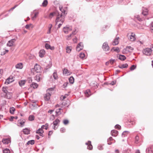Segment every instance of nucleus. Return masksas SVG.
<instances>
[{
  "label": "nucleus",
  "instance_id": "nucleus-5",
  "mask_svg": "<svg viewBox=\"0 0 153 153\" xmlns=\"http://www.w3.org/2000/svg\"><path fill=\"white\" fill-rule=\"evenodd\" d=\"M16 39H13L9 41L7 44V46L9 47H11L13 45V44L16 41Z\"/></svg>",
  "mask_w": 153,
  "mask_h": 153
},
{
  "label": "nucleus",
  "instance_id": "nucleus-56",
  "mask_svg": "<svg viewBox=\"0 0 153 153\" xmlns=\"http://www.w3.org/2000/svg\"><path fill=\"white\" fill-rule=\"evenodd\" d=\"M127 47L130 50V52H131V51H132L134 50L133 48L131 46H127Z\"/></svg>",
  "mask_w": 153,
  "mask_h": 153
},
{
  "label": "nucleus",
  "instance_id": "nucleus-43",
  "mask_svg": "<svg viewBox=\"0 0 153 153\" xmlns=\"http://www.w3.org/2000/svg\"><path fill=\"white\" fill-rule=\"evenodd\" d=\"M79 44H78L76 47V50L78 51H79L83 49L79 47Z\"/></svg>",
  "mask_w": 153,
  "mask_h": 153
},
{
  "label": "nucleus",
  "instance_id": "nucleus-14",
  "mask_svg": "<svg viewBox=\"0 0 153 153\" xmlns=\"http://www.w3.org/2000/svg\"><path fill=\"white\" fill-rule=\"evenodd\" d=\"M111 133L112 136L114 137H116L117 135L118 132L116 130H113L111 131Z\"/></svg>",
  "mask_w": 153,
  "mask_h": 153
},
{
  "label": "nucleus",
  "instance_id": "nucleus-23",
  "mask_svg": "<svg viewBox=\"0 0 153 153\" xmlns=\"http://www.w3.org/2000/svg\"><path fill=\"white\" fill-rule=\"evenodd\" d=\"M126 58V56L124 55H120L119 56V59L121 60L124 61Z\"/></svg>",
  "mask_w": 153,
  "mask_h": 153
},
{
  "label": "nucleus",
  "instance_id": "nucleus-25",
  "mask_svg": "<svg viewBox=\"0 0 153 153\" xmlns=\"http://www.w3.org/2000/svg\"><path fill=\"white\" fill-rule=\"evenodd\" d=\"M7 89L8 88L7 87H3L2 88V91L5 94L8 92Z\"/></svg>",
  "mask_w": 153,
  "mask_h": 153
},
{
  "label": "nucleus",
  "instance_id": "nucleus-22",
  "mask_svg": "<svg viewBox=\"0 0 153 153\" xmlns=\"http://www.w3.org/2000/svg\"><path fill=\"white\" fill-rule=\"evenodd\" d=\"M62 110L61 108H59L58 109H57L56 111L55 112L56 113V116H58L60 114H61V110Z\"/></svg>",
  "mask_w": 153,
  "mask_h": 153
},
{
  "label": "nucleus",
  "instance_id": "nucleus-52",
  "mask_svg": "<svg viewBox=\"0 0 153 153\" xmlns=\"http://www.w3.org/2000/svg\"><path fill=\"white\" fill-rule=\"evenodd\" d=\"M68 84V82H65L63 85L62 86L63 88H65L67 86Z\"/></svg>",
  "mask_w": 153,
  "mask_h": 153
},
{
  "label": "nucleus",
  "instance_id": "nucleus-7",
  "mask_svg": "<svg viewBox=\"0 0 153 153\" xmlns=\"http://www.w3.org/2000/svg\"><path fill=\"white\" fill-rule=\"evenodd\" d=\"M51 93L48 92L44 96V99L45 101H48L50 100L51 95Z\"/></svg>",
  "mask_w": 153,
  "mask_h": 153
},
{
  "label": "nucleus",
  "instance_id": "nucleus-30",
  "mask_svg": "<svg viewBox=\"0 0 153 153\" xmlns=\"http://www.w3.org/2000/svg\"><path fill=\"white\" fill-rule=\"evenodd\" d=\"M48 4V1L47 0H44L42 3V5L44 7H46Z\"/></svg>",
  "mask_w": 153,
  "mask_h": 153
},
{
  "label": "nucleus",
  "instance_id": "nucleus-51",
  "mask_svg": "<svg viewBox=\"0 0 153 153\" xmlns=\"http://www.w3.org/2000/svg\"><path fill=\"white\" fill-rule=\"evenodd\" d=\"M97 148L100 150H102L103 149L102 146L101 145H99L98 146Z\"/></svg>",
  "mask_w": 153,
  "mask_h": 153
},
{
  "label": "nucleus",
  "instance_id": "nucleus-26",
  "mask_svg": "<svg viewBox=\"0 0 153 153\" xmlns=\"http://www.w3.org/2000/svg\"><path fill=\"white\" fill-rule=\"evenodd\" d=\"M142 14L144 16H146L148 14V10L147 9H144L143 10Z\"/></svg>",
  "mask_w": 153,
  "mask_h": 153
},
{
  "label": "nucleus",
  "instance_id": "nucleus-21",
  "mask_svg": "<svg viewBox=\"0 0 153 153\" xmlns=\"http://www.w3.org/2000/svg\"><path fill=\"white\" fill-rule=\"evenodd\" d=\"M30 87L32 88H36L38 87V84L34 82H32L30 85Z\"/></svg>",
  "mask_w": 153,
  "mask_h": 153
},
{
  "label": "nucleus",
  "instance_id": "nucleus-62",
  "mask_svg": "<svg viewBox=\"0 0 153 153\" xmlns=\"http://www.w3.org/2000/svg\"><path fill=\"white\" fill-rule=\"evenodd\" d=\"M18 6V5H16L15 6H14V7H13L12 8H11L10 10V11H11V10H13L16 7H17V6Z\"/></svg>",
  "mask_w": 153,
  "mask_h": 153
},
{
  "label": "nucleus",
  "instance_id": "nucleus-42",
  "mask_svg": "<svg viewBox=\"0 0 153 153\" xmlns=\"http://www.w3.org/2000/svg\"><path fill=\"white\" fill-rule=\"evenodd\" d=\"M69 123V121L68 120L65 119L63 120V123L65 125L68 124Z\"/></svg>",
  "mask_w": 153,
  "mask_h": 153
},
{
  "label": "nucleus",
  "instance_id": "nucleus-40",
  "mask_svg": "<svg viewBox=\"0 0 153 153\" xmlns=\"http://www.w3.org/2000/svg\"><path fill=\"white\" fill-rule=\"evenodd\" d=\"M53 76L54 79H55L58 78V76L56 72H54L53 74Z\"/></svg>",
  "mask_w": 153,
  "mask_h": 153
},
{
  "label": "nucleus",
  "instance_id": "nucleus-6",
  "mask_svg": "<svg viewBox=\"0 0 153 153\" xmlns=\"http://www.w3.org/2000/svg\"><path fill=\"white\" fill-rule=\"evenodd\" d=\"M34 70L36 72H39L41 71L40 66L38 65L37 64H36L34 66Z\"/></svg>",
  "mask_w": 153,
  "mask_h": 153
},
{
  "label": "nucleus",
  "instance_id": "nucleus-1",
  "mask_svg": "<svg viewBox=\"0 0 153 153\" xmlns=\"http://www.w3.org/2000/svg\"><path fill=\"white\" fill-rule=\"evenodd\" d=\"M59 9L61 13H59L57 12V14L56 15L57 17L56 20V24L59 22L60 18H61L60 20L62 21V23L64 22L65 20V17L67 14V13H66L65 10L63 9L62 6H59Z\"/></svg>",
  "mask_w": 153,
  "mask_h": 153
},
{
  "label": "nucleus",
  "instance_id": "nucleus-47",
  "mask_svg": "<svg viewBox=\"0 0 153 153\" xmlns=\"http://www.w3.org/2000/svg\"><path fill=\"white\" fill-rule=\"evenodd\" d=\"M136 68V66L134 65H131L130 68V69L131 71H133Z\"/></svg>",
  "mask_w": 153,
  "mask_h": 153
},
{
  "label": "nucleus",
  "instance_id": "nucleus-44",
  "mask_svg": "<svg viewBox=\"0 0 153 153\" xmlns=\"http://www.w3.org/2000/svg\"><path fill=\"white\" fill-rule=\"evenodd\" d=\"M66 52L67 53H69L71 51V48L69 47H67L66 48Z\"/></svg>",
  "mask_w": 153,
  "mask_h": 153
},
{
  "label": "nucleus",
  "instance_id": "nucleus-17",
  "mask_svg": "<svg viewBox=\"0 0 153 153\" xmlns=\"http://www.w3.org/2000/svg\"><path fill=\"white\" fill-rule=\"evenodd\" d=\"M16 68L18 69H22L23 68L22 64V63H19L17 64L16 65Z\"/></svg>",
  "mask_w": 153,
  "mask_h": 153
},
{
  "label": "nucleus",
  "instance_id": "nucleus-18",
  "mask_svg": "<svg viewBox=\"0 0 153 153\" xmlns=\"http://www.w3.org/2000/svg\"><path fill=\"white\" fill-rule=\"evenodd\" d=\"M128 66V65L126 63L125 64H123L121 65H119L118 67L120 68H127Z\"/></svg>",
  "mask_w": 153,
  "mask_h": 153
},
{
  "label": "nucleus",
  "instance_id": "nucleus-16",
  "mask_svg": "<svg viewBox=\"0 0 153 153\" xmlns=\"http://www.w3.org/2000/svg\"><path fill=\"white\" fill-rule=\"evenodd\" d=\"M42 75L40 74H37L34 77L35 79L37 81H39L42 77Z\"/></svg>",
  "mask_w": 153,
  "mask_h": 153
},
{
  "label": "nucleus",
  "instance_id": "nucleus-38",
  "mask_svg": "<svg viewBox=\"0 0 153 153\" xmlns=\"http://www.w3.org/2000/svg\"><path fill=\"white\" fill-rule=\"evenodd\" d=\"M15 111V109L14 107L11 108L10 109V112L11 114H13Z\"/></svg>",
  "mask_w": 153,
  "mask_h": 153
},
{
  "label": "nucleus",
  "instance_id": "nucleus-8",
  "mask_svg": "<svg viewBox=\"0 0 153 153\" xmlns=\"http://www.w3.org/2000/svg\"><path fill=\"white\" fill-rule=\"evenodd\" d=\"M146 151V153H153V146H151L147 148Z\"/></svg>",
  "mask_w": 153,
  "mask_h": 153
},
{
  "label": "nucleus",
  "instance_id": "nucleus-50",
  "mask_svg": "<svg viewBox=\"0 0 153 153\" xmlns=\"http://www.w3.org/2000/svg\"><path fill=\"white\" fill-rule=\"evenodd\" d=\"M128 131H123V132L122 133V135L123 136V135H124V137L126 135V134H128Z\"/></svg>",
  "mask_w": 153,
  "mask_h": 153
},
{
  "label": "nucleus",
  "instance_id": "nucleus-41",
  "mask_svg": "<svg viewBox=\"0 0 153 153\" xmlns=\"http://www.w3.org/2000/svg\"><path fill=\"white\" fill-rule=\"evenodd\" d=\"M85 56V54L84 53H81L79 54V57L81 59L84 58Z\"/></svg>",
  "mask_w": 153,
  "mask_h": 153
},
{
  "label": "nucleus",
  "instance_id": "nucleus-34",
  "mask_svg": "<svg viewBox=\"0 0 153 153\" xmlns=\"http://www.w3.org/2000/svg\"><path fill=\"white\" fill-rule=\"evenodd\" d=\"M39 14L38 12H36L35 13L34 16L32 17L31 19L33 20H34L36 18L38 15Z\"/></svg>",
  "mask_w": 153,
  "mask_h": 153
},
{
  "label": "nucleus",
  "instance_id": "nucleus-35",
  "mask_svg": "<svg viewBox=\"0 0 153 153\" xmlns=\"http://www.w3.org/2000/svg\"><path fill=\"white\" fill-rule=\"evenodd\" d=\"M44 132L43 130H41V131H36V133L37 134H39V135L43 137V133Z\"/></svg>",
  "mask_w": 153,
  "mask_h": 153
},
{
  "label": "nucleus",
  "instance_id": "nucleus-29",
  "mask_svg": "<svg viewBox=\"0 0 153 153\" xmlns=\"http://www.w3.org/2000/svg\"><path fill=\"white\" fill-rule=\"evenodd\" d=\"M74 78L71 76L69 78V82L71 84H73L74 82Z\"/></svg>",
  "mask_w": 153,
  "mask_h": 153
},
{
  "label": "nucleus",
  "instance_id": "nucleus-63",
  "mask_svg": "<svg viewBox=\"0 0 153 153\" xmlns=\"http://www.w3.org/2000/svg\"><path fill=\"white\" fill-rule=\"evenodd\" d=\"M53 111L54 110L50 109L48 111V112L51 114Z\"/></svg>",
  "mask_w": 153,
  "mask_h": 153
},
{
  "label": "nucleus",
  "instance_id": "nucleus-11",
  "mask_svg": "<svg viewBox=\"0 0 153 153\" xmlns=\"http://www.w3.org/2000/svg\"><path fill=\"white\" fill-rule=\"evenodd\" d=\"M45 53V51L44 49L41 50L39 52V56L41 58L43 57Z\"/></svg>",
  "mask_w": 153,
  "mask_h": 153
},
{
  "label": "nucleus",
  "instance_id": "nucleus-3",
  "mask_svg": "<svg viewBox=\"0 0 153 153\" xmlns=\"http://www.w3.org/2000/svg\"><path fill=\"white\" fill-rule=\"evenodd\" d=\"M102 48L103 51H107L109 50L110 48L107 42H105L103 43L102 46Z\"/></svg>",
  "mask_w": 153,
  "mask_h": 153
},
{
  "label": "nucleus",
  "instance_id": "nucleus-28",
  "mask_svg": "<svg viewBox=\"0 0 153 153\" xmlns=\"http://www.w3.org/2000/svg\"><path fill=\"white\" fill-rule=\"evenodd\" d=\"M123 53H127L130 52V50L128 48L127 46L126 47V48L123 50Z\"/></svg>",
  "mask_w": 153,
  "mask_h": 153
},
{
  "label": "nucleus",
  "instance_id": "nucleus-2",
  "mask_svg": "<svg viewBox=\"0 0 153 153\" xmlns=\"http://www.w3.org/2000/svg\"><path fill=\"white\" fill-rule=\"evenodd\" d=\"M152 52L151 48H147L143 50V54L147 56L150 55Z\"/></svg>",
  "mask_w": 153,
  "mask_h": 153
},
{
  "label": "nucleus",
  "instance_id": "nucleus-15",
  "mask_svg": "<svg viewBox=\"0 0 153 153\" xmlns=\"http://www.w3.org/2000/svg\"><path fill=\"white\" fill-rule=\"evenodd\" d=\"M119 37H117L116 38L114 39L113 42H112V45H117L119 43L118 39Z\"/></svg>",
  "mask_w": 153,
  "mask_h": 153
},
{
  "label": "nucleus",
  "instance_id": "nucleus-60",
  "mask_svg": "<svg viewBox=\"0 0 153 153\" xmlns=\"http://www.w3.org/2000/svg\"><path fill=\"white\" fill-rule=\"evenodd\" d=\"M28 81L29 83H30L32 82V80L31 78H29L28 79Z\"/></svg>",
  "mask_w": 153,
  "mask_h": 153
},
{
  "label": "nucleus",
  "instance_id": "nucleus-36",
  "mask_svg": "<svg viewBox=\"0 0 153 153\" xmlns=\"http://www.w3.org/2000/svg\"><path fill=\"white\" fill-rule=\"evenodd\" d=\"M34 116L33 115H30L28 118L29 120L30 121H32L34 119Z\"/></svg>",
  "mask_w": 153,
  "mask_h": 153
},
{
  "label": "nucleus",
  "instance_id": "nucleus-13",
  "mask_svg": "<svg viewBox=\"0 0 153 153\" xmlns=\"http://www.w3.org/2000/svg\"><path fill=\"white\" fill-rule=\"evenodd\" d=\"M135 34L133 33H131V34L129 36V37H128V38L130 39L131 41H134L135 39Z\"/></svg>",
  "mask_w": 153,
  "mask_h": 153
},
{
  "label": "nucleus",
  "instance_id": "nucleus-45",
  "mask_svg": "<svg viewBox=\"0 0 153 153\" xmlns=\"http://www.w3.org/2000/svg\"><path fill=\"white\" fill-rule=\"evenodd\" d=\"M51 46L47 43H45V47L47 49H49L50 48Z\"/></svg>",
  "mask_w": 153,
  "mask_h": 153
},
{
  "label": "nucleus",
  "instance_id": "nucleus-59",
  "mask_svg": "<svg viewBox=\"0 0 153 153\" xmlns=\"http://www.w3.org/2000/svg\"><path fill=\"white\" fill-rule=\"evenodd\" d=\"M116 82V81H112L111 82V83H110V84L112 85H114L115 84Z\"/></svg>",
  "mask_w": 153,
  "mask_h": 153
},
{
  "label": "nucleus",
  "instance_id": "nucleus-54",
  "mask_svg": "<svg viewBox=\"0 0 153 153\" xmlns=\"http://www.w3.org/2000/svg\"><path fill=\"white\" fill-rule=\"evenodd\" d=\"M60 19H61V18H60V19L59 20V22H61V23H60L58 25V28H59L61 26V25H62V24H63V23L64 22H63L62 23V22L60 20Z\"/></svg>",
  "mask_w": 153,
  "mask_h": 153
},
{
  "label": "nucleus",
  "instance_id": "nucleus-9",
  "mask_svg": "<svg viewBox=\"0 0 153 153\" xmlns=\"http://www.w3.org/2000/svg\"><path fill=\"white\" fill-rule=\"evenodd\" d=\"M84 94L86 96L88 97L91 95V90L90 89H87L84 91Z\"/></svg>",
  "mask_w": 153,
  "mask_h": 153
},
{
  "label": "nucleus",
  "instance_id": "nucleus-49",
  "mask_svg": "<svg viewBox=\"0 0 153 153\" xmlns=\"http://www.w3.org/2000/svg\"><path fill=\"white\" fill-rule=\"evenodd\" d=\"M65 129L64 128H62L60 129V131L61 133H64L65 132Z\"/></svg>",
  "mask_w": 153,
  "mask_h": 153
},
{
  "label": "nucleus",
  "instance_id": "nucleus-32",
  "mask_svg": "<svg viewBox=\"0 0 153 153\" xmlns=\"http://www.w3.org/2000/svg\"><path fill=\"white\" fill-rule=\"evenodd\" d=\"M35 143V141L34 140H31L28 141L27 143V144L29 145L30 144L31 145H33Z\"/></svg>",
  "mask_w": 153,
  "mask_h": 153
},
{
  "label": "nucleus",
  "instance_id": "nucleus-37",
  "mask_svg": "<svg viewBox=\"0 0 153 153\" xmlns=\"http://www.w3.org/2000/svg\"><path fill=\"white\" fill-rule=\"evenodd\" d=\"M139 137L138 135H137L135 137V143H139Z\"/></svg>",
  "mask_w": 153,
  "mask_h": 153
},
{
  "label": "nucleus",
  "instance_id": "nucleus-19",
  "mask_svg": "<svg viewBox=\"0 0 153 153\" xmlns=\"http://www.w3.org/2000/svg\"><path fill=\"white\" fill-rule=\"evenodd\" d=\"M30 130L27 128H25L23 129V132L25 134H30Z\"/></svg>",
  "mask_w": 153,
  "mask_h": 153
},
{
  "label": "nucleus",
  "instance_id": "nucleus-64",
  "mask_svg": "<svg viewBox=\"0 0 153 153\" xmlns=\"http://www.w3.org/2000/svg\"><path fill=\"white\" fill-rule=\"evenodd\" d=\"M150 27L152 30H153V21L152 22L150 25Z\"/></svg>",
  "mask_w": 153,
  "mask_h": 153
},
{
  "label": "nucleus",
  "instance_id": "nucleus-31",
  "mask_svg": "<svg viewBox=\"0 0 153 153\" xmlns=\"http://www.w3.org/2000/svg\"><path fill=\"white\" fill-rule=\"evenodd\" d=\"M19 83L20 86H22L25 84V81L23 80H21L19 82Z\"/></svg>",
  "mask_w": 153,
  "mask_h": 153
},
{
  "label": "nucleus",
  "instance_id": "nucleus-27",
  "mask_svg": "<svg viewBox=\"0 0 153 153\" xmlns=\"http://www.w3.org/2000/svg\"><path fill=\"white\" fill-rule=\"evenodd\" d=\"M63 73L64 74H66L67 75H70V72L68 71L65 68H64L63 70Z\"/></svg>",
  "mask_w": 153,
  "mask_h": 153
},
{
  "label": "nucleus",
  "instance_id": "nucleus-24",
  "mask_svg": "<svg viewBox=\"0 0 153 153\" xmlns=\"http://www.w3.org/2000/svg\"><path fill=\"white\" fill-rule=\"evenodd\" d=\"M60 120L58 119H56L53 122V125L57 126L59 123Z\"/></svg>",
  "mask_w": 153,
  "mask_h": 153
},
{
  "label": "nucleus",
  "instance_id": "nucleus-48",
  "mask_svg": "<svg viewBox=\"0 0 153 153\" xmlns=\"http://www.w3.org/2000/svg\"><path fill=\"white\" fill-rule=\"evenodd\" d=\"M115 128L120 130L121 128V126L118 124H117L115 126Z\"/></svg>",
  "mask_w": 153,
  "mask_h": 153
},
{
  "label": "nucleus",
  "instance_id": "nucleus-20",
  "mask_svg": "<svg viewBox=\"0 0 153 153\" xmlns=\"http://www.w3.org/2000/svg\"><path fill=\"white\" fill-rule=\"evenodd\" d=\"M11 94V93L8 92L5 94L6 97L8 99H11L12 97Z\"/></svg>",
  "mask_w": 153,
  "mask_h": 153
},
{
  "label": "nucleus",
  "instance_id": "nucleus-53",
  "mask_svg": "<svg viewBox=\"0 0 153 153\" xmlns=\"http://www.w3.org/2000/svg\"><path fill=\"white\" fill-rule=\"evenodd\" d=\"M19 124L22 127L23 126H24L25 122L23 121H21L19 122Z\"/></svg>",
  "mask_w": 153,
  "mask_h": 153
},
{
  "label": "nucleus",
  "instance_id": "nucleus-33",
  "mask_svg": "<svg viewBox=\"0 0 153 153\" xmlns=\"http://www.w3.org/2000/svg\"><path fill=\"white\" fill-rule=\"evenodd\" d=\"M89 142L90 143V144L88 146L87 149L91 150L92 149L93 146L91 144V142L90 141H89Z\"/></svg>",
  "mask_w": 153,
  "mask_h": 153
},
{
  "label": "nucleus",
  "instance_id": "nucleus-4",
  "mask_svg": "<svg viewBox=\"0 0 153 153\" xmlns=\"http://www.w3.org/2000/svg\"><path fill=\"white\" fill-rule=\"evenodd\" d=\"M72 30V28L71 27H68V26H66L63 28V30L64 32L66 33L67 34L69 31H70Z\"/></svg>",
  "mask_w": 153,
  "mask_h": 153
},
{
  "label": "nucleus",
  "instance_id": "nucleus-57",
  "mask_svg": "<svg viewBox=\"0 0 153 153\" xmlns=\"http://www.w3.org/2000/svg\"><path fill=\"white\" fill-rule=\"evenodd\" d=\"M113 51L117 52L118 53L120 52V51L119 48H115L114 50Z\"/></svg>",
  "mask_w": 153,
  "mask_h": 153
},
{
  "label": "nucleus",
  "instance_id": "nucleus-55",
  "mask_svg": "<svg viewBox=\"0 0 153 153\" xmlns=\"http://www.w3.org/2000/svg\"><path fill=\"white\" fill-rule=\"evenodd\" d=\"M115 60L114 59H111L110 60V62L111 64H113Z\"/></svg>",
  "mask_w": 153,
  "mask_h": 153
},
{
  "label": "nucleus",
  "instance_id": "nucleus-58",
  "mask_svg": "<svg viewBox=\"0 0 153 153\" xmlns=\"http://www.w3.org/2000/svg\"><path fill=\"white\" fill-rule=\"evenodd\" d=\"M78 44H79V47H80L82 48H83V45L82 42H80Z\"/></svg>",
  "mask_w": 153,
  "mask_h": 153
},
{
  "label": "nucleus",
  "instance_id": "nucleus-46",
  "mask_svg": "<svg viewBox=\"0 0 153 153\" xmlns=\"http://www.w3.org/2000/svg\"><path fill=\"white\" fill-rule=\"evenodd\" d=\"M135 17L139 21H142V19L140 18V16L139 15L136 16Z\"/></svg>",
  "mask_w": 153,
  "mask_h": 153
},
{
  "label": "nucleus",
  "instance_id": "nucleus-61",
  "mask_svg": "<svg viewBox=\"0 0 153 153\" xmlns=\"http://www.w3.org/2000/svg\"><path fill=\"white\" fill-rule=\"evenodd\" d=\"M45 129L46 130H47L48 128V124L47 123L45 124Z\"/></svg>",
  "mask_w": 153,
  "mask_h": 153
},
{
  "label": "nucleus",
  "instance_id": "nucleus-10",
  "mask_svg": "<svg viewBox=\"0 0 153 153\" xmlns=\"http://www.w3.org/2000/svg\"><path fill=\"white\" fill-rule=\"evenodd\" d=\"M10 142V139L9 138H4L2 140V142L4 144H8Z\"/></svg>",
  "mask_w": 153,
  "mask_h": 153
},
{
  "label": "nucleus",
  "instance_id": "nucleus-39",
  "mask_svg": "<svg viewBox=\"0 0 153 153\" xmlns=\"http://www.w3.org/2000/svg\"><path fill=\"white\" fill-rule=\"evenodd\" d=\"M4 153H10V151L8 149H5L3 150Z\"/></svg>",
  "mask_w": 153,
  "mask_h": 153
},
{
  "label": "nucleus",
  "instance_id": "nucleus-12",
  "mask_svg": "<svg viewBox=\"0 0 153 153\" xmlns=\"http://www.w3.org/2000/svg\"><path fill=\"white\" fill-rule=\"evenodd\" d=\"M14 81V79L13 77L10 78L9 77L6 80V81L5 82V84H9L10 83Z\"/></svg>",
  "mask_w": 153,
  "mask_h": 153
}]
</instances>
